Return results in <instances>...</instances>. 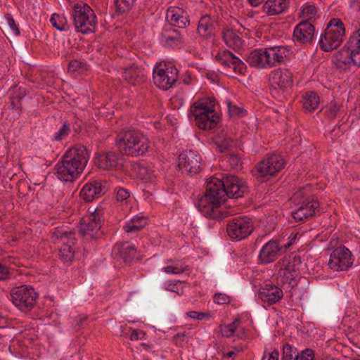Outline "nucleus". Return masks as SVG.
<instances>
[{
  "instance_id": "obj_1",
  "label": "nucleus",
  "mask_w": 360,
  "mask_h": 360,
  "mask_svg": "<svg viewBox=\"0 0 360 360\" xmlns=\"http://www.w3.org/2000/svg\"><path fill=\"white\" fill-rule=\"evenodd\" d=\"M248 187L238 177L233 175L221 179L212 177L206 186V192L199 198L197 207L206 217L217 218L219 208L227 198L237 199L244 195Z\"/></svg>"
},
{
  "instance_id": "obj_2",
  "label": "nucleus",
  "mask_w": 360,
  "mask_h": 360,
  "mask_svg": "<svg viewBox=\"0 0 360 360\" xmlns=\"http://www.w3.org/2000/svg\"><path fill=\"white\" fill-rule=\"evenodd\" d=\"M115 145L122 155L137 157L144 155L148 151L149 141L139 131L127 128L117 134Z\"/></svg>"
},
{
  "instance_id": "obj_3",
  "label": "nucleus",
  "mask_w": 360,
  "mask_h": 360,
  "mask_svg": "<svg viewBox=\"0 0 360 360\" xmlns=\"http://www.w3.org/2000/svg\"><path fill=\"white\" fill-rule=\"evenodd\" d=\"M332 63L344 71L360 66V27L352 32L344 46L333 55Z\"/></svg>"
},
{
  "instance_id": "obj_4",
  "label": "nucleus",
  "mask_w": 360,
  "mask_h": 360,
  "mask_svg": "<svg viewBox=\"0 0 360 360\" xmlns=\"http://www.w3.org/2000/svg\"><path fill=\"white\" fill-rule=\"evenodd\" d=\"M216 100L208 98L191 108V114L195 117L196 125L202 129H212L217 126L219 116L214 109Z\"/></svg>"
},
{
  "instance_id": "obj_5",
  "label": "nucleus",
  "mask_w": 360,
  "mask_h": 360,
  "mask_svg": "<svg viewBox=\"0 0 360 360\" xmlns=\"http://www.w3.org/2000/svg\"><path fill=\"white\" fill-rule=\"evenodd\" d=\"M345 27L340 18H332L328 23L319 39L320 48L326 52L337 49L342 42Z\"/></svg>"
},
{
  "instance_id": "obj_6",
  "label": "nucleus",
  "mask_w": 360,
  "mask_h": 360,
  "mask_svg": "<svg viewBox=\"0 0 360 360\" xmlns=\"http://www.w3.org/2000/svg\"><path fill=\"white\" fill-rule=\"evenodd\" d=\"M75 28L82 34L95 32L96 29V15L87 4H77L72 13Z\"/></svg>"
},
{
  "instance_id": "obj_7",
  "label": "nucleus",
  "mask_w": 360,
  "mask_h": 360,
  "mask_svg": "<svg viewBox=\"0 0 360 360\" xmlns=\"http://www.w3.org/2000/svg\"><path fill=\"white\" fill-rule=\"evenodd\" d=\"M102 215V210L96 209L82 219L78 233L84 240L91 241L103 236V232L101 230L103 221Z\"/></svg>"
},
{
  "instance_id": "obj_8",
  "label": "nucleus",
  "mask_w": 360,
  "mask_h": 360,
  "mask_svg": "<svg viewBox=\"0 0 360 360\" xmlns=\"http://www.w3.org/2000/svg\"><path fill=\"white\" fill-rule=\"evenodd\" d=\"M12 303L22 312L30 311L37 303L38 293L30 285L15 287L10 292Z\"/></svg>"
},
{
  "instance_id": "obj_9",
  "label": "nucleus",
  "mask_w": 360,
  "mask_h": 360,
  "mask_svg": "<svg viewBox=\"0 0 360 360\" xmlns=\"http://www.w3.org/2000/svg\"><path fill=\"white\" fill-rule=\"evenodd\" d=\"M178 72L172 64L160 63L153 70V82L158 88L167 91L177 81Z\"/></svg>"
},
{
  "instance_id": "obj_10",
  "label": "nucleus",
  "mask_w": 360,
  "mask_h": 360,
  "mask_svg": "<svg viewBox=\"0 0 360 360\" xmlns=\"http://www.w3.org/2000/svg\"><path fill=\"white\" fill-rule=\"evenodd\" d=\"M90 157L86 147L83 145L76 146L68 150L62 160L75 170L79 175L84 171Z\"/></svg>"
},
{
  "instance_id": "obj_11",
  "label": "nucleus",
  "mask_w": 360,
  "mask_h": 360,
  "mask_svg": "<svg viewBox=\"0 0 360 360\" xmlns=\"http://www.w3.org/2000/svg\"><path fill=\"white\" fill-rule=\"evenodd\" d=\"M253 231V223L248 217H236L226 225L228 236L233 240H240L249 236Z\"/></svg>"
},
{
  "instance_id": "obj_12",
  "label": "nucleus",
  "mask_w": 360,
  "mask_h": 360,
  "mask_svg": "<svg viewBox=\"0 0 360 360\" xmlns=\"http://www.w3.org/2000/svg\"><path fill=\"white\" fill-rule=\"evenodd\" d=\"M352 264V255L350 250L345 246H340L331 252L328 265L332 270L341 271L347 270Z\"/></svg>"
},
{
  "instance_id": "obj_13",
  "label": "nucleus",
  "mask_w": 360,
  "mask_h": 360,
  "mask_svg": "<svg viewBox=\"0 0 360 360\" xmlns=\"http://www.w3.org/2000/svg\"><path fill=\"white\" fill-rule=\"evenodd\" d=\"M215 59L227 73L231 72L232 70L236 74L244 75L246 71L245 63L229 50L218 53Z\"/></svg>"
},
{
  "instance_id": "obj_14",
  "label": "nucleus",
  "mask_w": 360,
  "mask_h": 360,
  "mask_svg": "<svg viewBox=\"0 0 360 360\" xmlns=\"http://www.w3.org/2000/svg\"><path fill=\"white\" fill-rule=\"evenodd\" d=\"M285 162L280 155L273 154L261 161L256 166V171L259 177H271L281 171Z\"/></svg>"
},
{
  "instance_id": "obj_15",
  "label": "nucleus",
  "mask_w": 360,
  "mask_h": 360,
  "mask_svg": "<svg viewBox=\"0 0 360 360\" xmlns=\"http://www.w3.org/2000/svg\"><path fill=\"white\" fill-rule=\"evenodd\" d=\"M179 167L186 173L195 174L200 170L201 157L193 150H186L179 158Z\"/></svg>"
},
{
  "instance_id": "obj_16",
  "label": "nucleus",
  "mask_w": 360,
  "mask_h": 360,
  "mask_svg": "<svg viewBox=\"0 0 360 360\" xmlns=\"http://www.w3.org/2000/svg\"><path fill=\"white\" fill-rule=\"evenodd\" d=\"M282 246L276 240H270L266 243L261 248L258 262L261 264H269L275 262L281 255Z\"/></svg>"
},
{
  "instance_id": "obj_17",
  "label": "nucleus",
  "mask_w": 360,
  "mask_h": 360,
  "mask_svg": "<svg viewBox=\"0 0 360 360\" xmlns=\"http://www.w3.org/2000/svg\"><path fill=\"white\" fill-rule=\"evenodd\" d=\"M107 181L101 180H94L86 184L80 191L81 198L87 202L104 195L107 190Z\"/></svg>"
},
{
  "instance_id": "obj_18",
  "label": "nucleus",
  "mask_w": 360,
  "mask_h": 360,
  "mask_svg": "<svg viewBox=\"0 0 360 360\" xmlns=\"http://www.w3.org/2000/svg\"><path fill=\"white\" fill-rule=\"evenodd\" d=\"M297 208L292 212V216L297 221H304L315 214L319 202L313 198L308 197L297 204Z\"/></svg>"
},
{
  "instance_id": "obj_19",
  "label": "nucleus",
  "mask_w": 360,
  "mask_h": 360,
  "mask_svg": "<svg viewBox=\"0 0 360 360\" xmlns=\"http://www.w3.org/2000/svg\"><path fill=\"white\" fill-rule=\"evenodd\" d=\"M167 20L171 27L186 28L190 25V18L188 13L181 8L176 6L169 7L167 10Z\"/></svg>"
},
{
  "instance_id": "obj_20",
  "label": "nucleus",
  "mask_w": 360,
  "mask_h": 360,
  "mask_svg": "<svg viewBox=\"0 0 360 360\" xmlns=\"http://www.w3.org/2000/svg\"><path fill=\"white\" fill-rule=\"evenodd\" d=\"M283 296V290L277 285L269 283L262 286L258 292V298L269 305L278 302Z\"/></svg>"
},
{
  "instance_id": "obj_21",
  "label": "nucleus",
  "mask_w": 360,
  "mask_h": 360,
  "mask_svg": "<svg viewBox=\"0 0 360 360\" xmlns=\"http://www.w3.org/2000/svg\"><path fill=\"white\" fill-rule=\"evenodd\" d=\"M122 156L119 153L114 151L103 152L96 156L95 165L100 169L110 170L117 169L122 163H120Z\"/></svg>"
},
{
  "instance_id": "obj_22",
  "label": "nucleus",
  "mask_w": 360,
  "mask_h": 360,
  "mask_svg": "<svg viewBox=\"0 0 360 360\" xmlns=\"http://www.w3.org/2000/svg\"><path fill=\"white\" fill-rule=\"evenodd\" d=\"M269 82L271 87L283 91L292 84V75L287 69L276 70L269 75Z\"/></svg>"
},
{
  "instance_id": "obj_23",
  "label": "nucleus",
  "mask_w": 360,
  "mask_h": 360,
  "mask_svg": "<svg viewBox=\"0 0 360 360\" xmlns=\"http://www.w3.org/2000/svg\"><path fill=\"white\" fill-rule=\"evenodd\" d=\"M314 26L309 20H302L295 27L293 37L301 44L311 43L314 39Z\"/></svg>"
},
{
  "instance_id": "obj_24",
  "label": "nucleus",
  "mask_w": 360,
  "mask_h": 360,
  "mask_svg": "<svg viewBox=\"0 0 360 360\" xmlns=\"http://www.w3.org/2000/svg\"><path fill=\"white\" fill-rule=\"evenodd\" d=\"M246 61L251 67L259 69L271 68V60L269 59L266 48L253 50L248 55Z\"/></svg>"
},
{
  "instance_id": "obj_25",
  "label": "nucleus",
  "mask_w": 360,
  "mask_h": 360,
  "mask_svg": "<svg viewBox=\"0 0 360 360\" xmlns=\"http://www.w3.org/2000/svg\"><path fill=\"white\" fill-rule=\"evenodd\" d=\"M122 78L129 84L136 85L146 79L144 69L132 65L123 69Z\"/></svg>"
},
{
  "instance_id": "obj_26",
  "label": "nucleus",
  "mask_w": 360,
  "mask_h": 360,
  "mask_svg": "<svg viewBox=\"0 0 360 360\" xmlns=\"http://www.w3.org/2000/svg\"><path fill=\"white\" fill-rule=\"evenodd\" d=\"M266 49L269 59L271 60V68L284 63L291 54V51L287 46H269L266 47Z\"/></svg>"
},
{
  "instance_id": "obj_27",
  "label": "nucleus",
  "mask_w": 360,
  "mask_h": 360,
  "mask_svg": "<svg viewBox=\"0 0 360 360\" xmlns=\"http://www.w3.org/2000/svg\"><path fill=\"white\" fill-rule=\"evenodd\" d=\"M215 20L210 15H202L198 21L197 32L200 37L210 39L214 35Z\"/></svg>"
},
{
  "instance_id": "obj_28",
  "label": "nucleus",
  "mask_w": 360,
  "mask_h": 360,
  "mask_svg": "<svg viewBox=\"0 0 360 360\" xmlns=\"http://www.w3.org/2000/svg\"><path fill=\"white\" fill-rule=\"evenodd\" d=\"M161 38L165 44L172 47H180L184 44L180 32L171 26L165 27L162 30Z\"/></svg>"
},
{
  "instance_id": "obj_29",
  "label": "nucleus",
  "mask_w": 360,
  "mask_h": 360,
  "mask_svg": "<svg viewBox=\"0 0 360 360\" xmlns=\"http://www.w3.org/2000/svg\"><path fill=\"white\" fill-rule=\"evenodd\" d=\"M55 169L57 178L62 181L72 182L79 176L75 169H72L62 159L56 164Z\"/></svg>"
},
{
  "instance_id": "obj_30",
  "label": "nucleus",
  "mask_w": 360,
  "mask_h": 360,
  "mask_svg": "<svg viewBox=\"0 0 360 360\" xmlns=\"http://www.w3.org/2000/svg\"><path fill=\"white\" fill-rule=\"evenodd\" d=\"M288 0H267L263 5V11L268 15H275L283 13L288 7Z\"/></svg>"
},
{
  "instance_id": "obj_31",
  "label": "nucleus",
  "mask_w": 360,
  "mask_h": 360,
  "mask_svg": "<svg viewBox=\"0 0 360 360\" xmlns=\"http://www.w3.org/2000/svg\"><path fill=\"white\" fill-rule=\"evenodd\" d=\"M221 34L224 41L229 47L234 51H238L243 47V40L235 30L225 28Z\"/></svg>"
},
{
  "instance_id": "obj_32",
  "label": "nucleus",
  "mask_w": 360,
  "mask_h": 360,
  "mask_svg": "<svg viewBox=\"0 0 360 360\" xmlns=\"http://www.w3.org/2000/svg\"><path fill=\"white\" fill-rule=\"evenodd\" d=\"M118 252L124 262L130 264L136 257V248L134 245L126 242L118 246Z\"/></svg>"
},
{
  "instance_id": "obj_33",
  "label": "nucleus",
  "mask_w": 360,
  "mask_h": 360,
  "mask_svg": "<svg viewBox=\"0 0 360 360\" xmlns=\"http://www.w3.org/2000/svg\"><path fill=\"white\" fill-rule=\"evenodd\" d=\"M148 223L147 218L142 216H135L123 227L127 233L136 232L141 230Z\"/></svg>"
},
{
  "instance_id": "obj_34",
  "label": "nucleus",
  "mask_w": 360,
  "mask_h": 360,
  "mask_svg": "<svg viewBox=\"0 0 360 360\" xmlns=\"http://www.w3.org/2000/svg\"><path fill=\"white\" fill-rule=\"evenodd\" d=\"M75 240H70L62 243L60 248V257L64 262H71L75 257Z\"/></svg>"
},
{
  "instance_id": "obj_35",
  "label": "nucleus",
  "mask_w": 360,
  "mask_h": 360,
  "mask_svg": "<svg viewBox=\"0 0 360 360\" xmlns=\"http://www.w3.org/2000/svg\"><path fill=\"white\" fill-rule=\"evenodd\" d=\"M319 103V96L318 94L314 91H309L304 98L303 108L311 112L317 108Z\"/></svg>"
},
{
  "instance_id": "obj_36",
  "label": "nucleus",
  "mask_w": 360,
  "mask_h": 360,
  "mask_svg": "<svg viewBox=\"0 0 360 360\" xmlns=\"http://www.w3.org/2000/svg\"><path fill=\"white\" fill-rule=\"evenodd\" d=\"M53 239L56 243H65L70 240H75V233L71 231L56 229L53 233Z\"/></svg>"
},
{
  "instance_id": "obj_37",
  "label": "nucleus",
  "mask_w": 360,
  "mask_h": 360,
  "mask_svg": "<svg viewBox=\"0 0 360 360\" xmlns=\"http://www.w3.org/2000/svg\"><path fill=\"white\" fill-rule=\"evenodd\" d=\"M50 22L53 27L60 31H68L70 29L67 19L63 15L53 13L51 16Z\"/></svg>"
},
{
  "instance_id": "obj_38",
  "label": "nucleus",
  "mask_w": 360,
  "mask_h": 360,
  "mask_svg": "<svg viewBox=\"0 0 360 360\" xmlns=\"http://www.w3.org/2000/svg\"><path fill=\"white\" fill-rule=\"evenodd\" d=\"M26 96V90L25 89L20 88L18 93L12 96L10 101L11 109L15 110L18 115L22 112V99Z\"/></svg>"
},
{
  "instance_id": "obj_39",
  "label": "nucleus",
  "mask_w": 360,
  "mask_h": 360,
  "mask_svg": "<svg viewBox=\"0 0 360 360\" xmlns=\"http://www.w3.org/2000/svg\"><path fill=\"white\" fill-rule=\"evenodd\" d=\"M137 176L144 181H150L155 177L154 171L144 165H139L136 168Z\"/></svg>"
},
{
  "instance_id": "obj_40",
  "label": "nucleus",
  "mask_w": 360,
  "mask_h": 360,
  "mask_svg": "<svg viewBox=\"0 0 360 360\" xmlns=\"http://www.w3.org/2000/svg\"><path fill=\"white\" fill-rule=\"evenodd\" d=\"M221 162L224 164H226L228 169L238 170L240 168V158L235 154H229L223 156Z\"/></svg>"
},
{
  "instance_id": "obj_41",
  "label": "nucleus",
  "mask_w": 360,
  "mask_h": 360,
  "mask_svg": "<svg viewBox=\"0 0 360 360\" xmlns=\"http://www.w3.org/2000/svg\"><path fill=\"white\" fill-rule=\"evenodd\" d=\"M321 111L327 119L333 120L338 116L340 106L336 103L331 102L326 105Z\"/></svg>"
},
{
  "instance_id": "obj_42",
  "label": "nucleus",
  "mask_w": 360,
  "mask_h": 360,
  "mask_svg": "<svg viewBox=\"0 0 360 360\" xmlns=\"http://www.w3.org/2000/svg\"><path fill=\"white\" fill-rule=\"evenodd\" d=\"M136 0H115L116 12L119 14L128 12Z\"/></svg>"
},
{
  "instance_id": "obj_43",
  "label": "nucleus",
  "mask_w": 360,
  "mask_h": 360,
  "mask_svg": "<svg viewBox=\"0 0 360 360\" xmlns=\"http://www.w3.org/2000/svg\"><path fill=\"white\" fill-rule=\"evenodd\" d=\"M71 131V125L65 121L60 128L56 131L53 136V139L57 141L65 139Z\"/></svg>"
},
{
  "instance_id": "obj_44",
  "label": "nucleus",
  "mask_w": 360,
  "mask_h": 360,
  "mask_svg": "<svg viewBox=\"0 0 360 360\" xmlns=\"http://www.w3.org/2000/svg\"><path fill=\"white\" fill-rule=\"evenodd\" d=\"M297 352V349L293 348L292 345L285 343L283 346V355L281 360H292L293 355Z\"/></svg>"
},
{
  "instance_id": "obj_45",
  "label": "nucleus",
  "mask_w": 360,
  "mask_h": 360,
  "mask_svg": "<svg viewBox=\"0 0 360 360\" xmlns=\"http://www.w3.org/2000/svg\"><path fill=\"white\" fill-rule=\"evenodd\" d=\"M233 143V140L229 137H226L224 139L221 141H217L216 142L217 148L221 153H225L226 151L229 150L230 148L232 147Z\"/></svg>"
},
{
  "instance_id": "obj_46",
  "label": "nucleus",
  "mask_w": 360,
  "mask_h": 360,
  "mask_svg": "<svg viewBox=\"0 0 360 360\" xmlns=\"http://www.w3.org/2000/svg\"><path fill=\"white\" fill-rule=\"evenodd\" d=\"M293 360H314V352L311 349H306L295 355Z\"/></svg>"
},
{
  "instance_id": "obj_47",
  "label": "nucleus",
  "mask_w": 360,
  "mask_h": 360,
  "mask_svg": "<svg viewBox=\"0 0 360 360\" xmlns=\"http://www.w3.org/2000/svg\"><path fill=\"white\" fill-rule=\"evenodd\" d=\"M302 13L307 20H309L316 14V8L314 5H308L303 8Z\"/></svg>"
},
{
  "instance_id": "obj_48",
  "label": "nucleus",
  "mask_w": 360,
  "mask_h": 360,
  "mask_svg": "<svg viewBox=\"0 0 360 360\" xmlns=\"http://www.w3.org/2000/svg\"><path fill=\"white\" fill-rule=\"evenodd\" d=\"M5 18L7 20V23H8L11 30L13 32V34L15 36H18L20 34V30H19L18 26L16 25L13 16L11 14L7 13L5 15Z\"/></svg>"
},
{
  "instance_id": "obj_49",
  "label": "nucleus",
  "mask_w": 360,
  "mask_h": 360,
  "mask_svg": "<svg viewBox=\"0 0 360 360\" xmlns=\"http://www.w3.org/2000/svg\"><path fill=\"white\" fill-rule=\"evenodd\" d=\"M228 111L231 116H238L241 117L243 115V110L236 106V105L232 104L231 101L227 103Z\"/></svg>"
},
{
  "instance_id": "obj_50",
  "label": "nucleus",
  "mask_w": 360,
  "mask_h": 360,
  "mask_svg": "<svg viewBox=\"0 0 360 360\" xmlns=\"http://www.w3.org/2000/svg\"><path fill=\"white\" fill-rule=\"evenodd\" d=\"M214 301L218 304H224L230 302V297L224 293L217 292L214 295Z\"/></svg>"
},
{
  "instance_id": "obj_51",
  "label": "nucleus",
  "mask_w": 360,
  "mask_h": 360,
  "mask_svg": "<svg viewBox=\"0 0 360 360\" xmlns=\"http://www.w3.org/2000/svg\"><path fill=\"white\" fill-rule=\"evenodd\" d=\"M129 192L123 188H118L116 191V200L117 201H124L129 198Z\"/></svg>"
},
{
  "instance_id": "obj_52",
  "label": "nucleus",
  "mask_w": 360,
  "mask_h": 360,
  "mask_svg": "<svg viewBox=\"0 0 360 360\" xmlns=\"http://www.w3.org/2000/svg\"><path fill=\"white\" fill-rule=\"evenodd\" d=\"M84 63L78 60H71L68 66V71L75 72L78 71L80 69L84 67Z\"/></svg>"
},
{
  "instance_id": "obj_53",
  "label": "nucleus",
  "mask_w": 360,
  "mask_h": 360,
  "mask_svg": "<svg viewBox=\"0 0 360 360\" xmlns=\"http://www.w3.org/2000/svg\"><path fill=\"white\" fill-rule=\"evenodd\" d=\"M162 270L164 272L173 274H180L184 271V269L173 266H167L163 267Z\"/></svg>"
},
{
  "instance_id": "obj_54",
  "label": "nucleus",
  "mask_w": 360,
  "mask_h": 360,
  "mask_svg": "<svg viewBox=\"0 0 360 360\" xmlns=\"http://www.w3.org/2000/svg\"><path fill=\"white\" fill-rule=\"evenodd\" d=\"M145 336V333L139 329L133 330L130 335L131 340H142Z\"/></svg>"
},
{
  "instance_id": "obj_55",
  "label": "nucleus",
  "mask_w": 360,
  "mask_h": 360,
  "mask_svg": "<svg viewBox=\"0 0 360 360\" xmlns=\"http://www.w3.org/2000/svg\"><path fill=\"white\" fill-rule=\"evenodd\" d=\"M188 315L189 317L192 319H196L198 320H202L206 317L209 316V314L202 313V312H198L195 311H192L188 313Z\"/></svg>"
},
{
  "instance_id": "obj_56",
  "label": "nucleus",
  "mask_w": 360,
  "mask_h": 360,
  "mask_svg": "<svg viewBox=\"0 0 360 360\" xmlns=\"http://www.w3.org/2000/svg\"><path fill=\"white\" fill-rule=\"evenodd\" d=\"M222 336L230 338L234 334V329L229 328L227 325L221 326L220 327Z\"/></svg>"
},
{
  "instance_id": "obj_57",
  "label": "nucleus",
  "mask_w": 360,
  "mask_h": 360,
  "mask_svg": "<svg viewBox=\"0 0 360 360\" xmlns=\"http://www.w3.org/2000/svg\"><path fill=\"white\" fill-rule=\"evenodd\" d=\"M9 274L10 272L8 267L0 264V280L3 281L6 279Z\"/></svg>"
},
{
  "instance_id": "obj_58",
  "label": "nucleus",
  "mask_w": 360,
  "mask_h": 360,
  "mask_svg": "<svg viewBox=\"0 0 360 360\" xmlns=\"http://www.w3.org/2000/svg\"><path fill=\"white\" fill-rule=\"evenodd\" d=\"M279 352L278 350H274L271 353L269 354L268 356H264L262 360H278Z\"/></svg>"
},
{
  "instance_id": "obj_59",
  "label": "nucleus",
  "mask_w": 360,
  "mask_h": 360,
  "mask_svg": "<svg viewBox=\"0 0 360 360\" xmlns=\"http://www.w3.org/2000/svg\"><path fill=\"white\" fill-rule=\"evenodd\" d=\"M186 336L185 333H178L174 337V340L176 345L180 344V342L184 341V338Z\"/></svg>"
},
{
  "instance_id": "obj_60",
  "label": "nucleus",
  "mask_w": 360,
  "mask_h": 360,
  "mask_svg": "<svg viewBox=\"0 0 360 360\" xmlns=\"http://www.w3.org/2000/svg\"><path fill=\"white\" fill-rule=\"evenodd\" d=\"M81 122L82 121L79 120V121H76L73 126H72V128H73V130L75 133H79L80 131V129H81Z\"/></svg>"
},
{
  "instance_id": "obj_61",
  "label": "nucleus",
  "mask_w": 360,
  "mask_h": 360,
  "mask_svg": "<svg viewBox=\"0 0 360 360\" xmlns=\"http://www.w3.org/2000/svg\"><path fill=\"white\" fill-rule=\"evenodd\" d=\"M264 0H248L250 4L253 7H257L261 5Z\"/></svg>"
},
{
  "instance_id": "obj_62",
  "label": "nucleus",
  "mask_w": 360,
  "mask_h": 360,
  "mask_svg": "<svg viewBox=\"0 0 360 360\" xmlns=\"http://www.w3.org/2000/svg\"><path fill=\"white\" fill-rule=\"evenodd\" d=\"M240 320L238 319H236L232 323L228 324V327L229 328H232V329H234V333L236 332V330L237 328V325H236V323L237 322H239Z\"/></svg>"
},
{
  "instance_id": "obj_63",
  "label": "nucleus",
  "mask_w": 360,
  "mask_h": 360,
  "mask_svg": "<svg viewBox=\"0 0 360 360\" xmlns=\"http://www.w3.org/2000/svg\"><path fill=\"white\" fill-rule=\"evenodd\" d=\"M87 317L86 316H84V317H80L77 321V326L80 328L83 323L86 320Z\"/></svg>"
},
{
  "instance_id": "obj_64",
  "label": "nucleus",
  "mask_w": 360,
  "mask_h": 360,
  "mask_svg": "<svg viewBox=\"0 0 360 360\" xmlns=\"http://www.w3.org/2000/svg\"><path fill=\"white\" fill-rule=\"evenodd\" d=\"M177 289V287L176 284H169L168 287L166 288V290H171L173 292H176V290Z\"/></svg>"
}]
</instances>
